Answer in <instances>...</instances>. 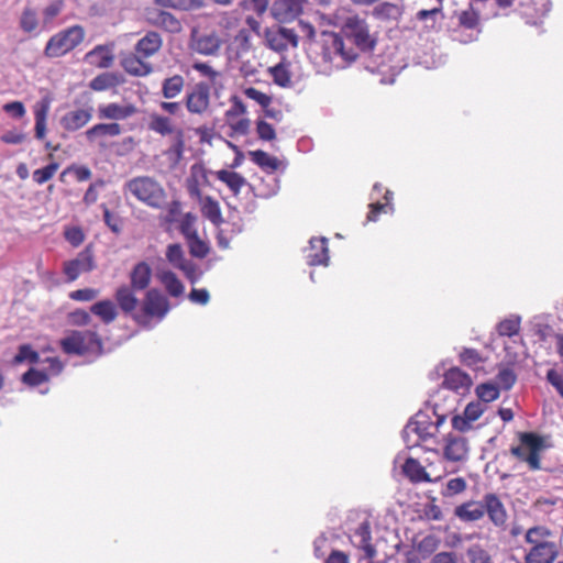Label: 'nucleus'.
<instances>
[{"label": "nucleus", "instance_id": "f257e3e1", "mask_svg": "<svg viewBox=\"0 0 563 563\" xmlns=\"http://www.w3.org/2000/svg\"><path fill=\"white\" fill-rule=\"evenodd\" d=\"M523 563H555L561 545L553 531L545 526H533L525 532Z\"/></svg>", "mask_w": 563, "mask_h": 563}, {"label": "nucleus", "instance_id": "f03ea898", "mask_svg": "<svg viewBox=\"0 0 563 563\" xmlns=\"http://www.w3.org/2000/svg\"><path fill=\"white\" fill-rule=\"evenodd\" d=\"M148 129L161 136H172L169 146L164 151V156L170 163V166H178L184 158L186 148L184 129L177 126L169 117L157 112L151 113Z\"/></svg>", "mask_w": 563, "mask_h": 563}, {"label": "nucleus", "instance_id": "7ed1b4c3", "mask_svg": "<svg viewBox=\"0 0 563 563\" xmlns=\"http://www.w3.org/2000/svg\"><path fill=\"white\" fill-rule=\"evenodd\" d=\"M124 194H130L137 201L153 209H163L167 194L164 187L153 177L137 176L124 184Z\"/></svg>", "mask_w": 563, "mask_h": 563}, {"label": "nucleus", "instance_id": "20e7f679", "mask_svg": "<svg viewBox=\"0 0 563 563\" xmlns=\"http://www.w3.org/2000/svg\"><path fill=\"white\" fill-rule=\"evenodd\" d=\"M342 33L345 38L354 45L353 48L357 53L358 51L368 53L376 47V33L371 31V25L367 20L358 14H352L345 19Z\"/></svg>", "mask_w": 563, "mask_h": 563}, {"label": "nucleus", "instance_id": "39448f33", "mask_svg": "<svg viewBox=\"0 0 563 563\" xmlns=\"http://www.w3.org/2000/svg\"><path fill=\"white\" fill-rule=\"evenodd\" d=\"M518 439L519 444L510 448V454L530 471L541 470V455L547 448L544 438L536 432H519Z\"/></svg>", "mask_w": 563, "mask_h": 563}, {"label": "nucleus", "instance_id": "423d86ee", "mask_svg": "<svg viewBox=\"0 0 563 563\" xmlns=\"http://www.w3.org/2000/svg\"><path fill=\"white\" fill-rule=\"evenodd\" d=\"M324 62L352 63L358 57L353 47H346L341 34L332 31H322L316 40Z\"/></svg>", "mask_w": 563, "mask_h": 563}, {"label": "nucleus", "instance_id": "0eeeda50", "mask_svg": "<svg viewBox=\"0 0 563 563\" xmlns=\"http://www.w3.org/2000/svg\"><path fill=\"white\" fill-rule=\"evenodd\" d=\"M169 310L168 298L158 289L152 288L145 294L141 309L133 314V320L140 325L147 327L152 320L162 321Z\"/></svg>", "mask_w": 563, "mask_h": 563}, {"label": "nucleus", "instance_id": "6e6552de", "mask_svg": "<svg viewBox=\"0 0 563 563\" xmlns=\"http://www.w3.org/2000/svg\"><path fill=\"white\" fill-rule=\"evenodd\" d=\"M85 35V29L81 25L64 29L49 37L44 55L48 58L62 57L80 45Z\"/></svg>", "mask_w": 563, "mask_h": 563}, {"label": "nucleus", "instance_id": "1a4fd4ad", "mask_svg": "<svg viewBox=\"0 0 563 563\" xmlns=\"http://www.w3.org/2000/svg\"><path fill=\"white\" fill-rule=\"evenodd\" d=\"M64 353L69 355H85L102 352V340L96 331H71L59 342Z\"/></svg>", "mask_w": 563, "mask_h": 563}, {"label": "nucleus", "instance_id": "9d476101", "mask_svg": "<svg viewBox=\"0 0 563 563\" xmlns=\"http://www.w3.org/2000/svg\"><path fill=\"white\" fill-rule=\"evenodd\" d=\"M457 21L459 27L453 31L454 40L463 44L477 41L482 32L479 11L470 5L457 14Z\"/></svg>", "mask_w": 563, "mask_h": 563}, {"label": "nucleus", "instance_id": "9b49d317", "mask_svg": "<svg viewBox=\"0 0 563 563\" xmlns=\"http://www.w3.org/2000/svg\"><path fill=\"white\" fill-rule=\"evenodd\" d=\"M223 45V40L216 30L202 32L194 26L189 35V48L199 55L217 56Z\"/></svg>", "mask_w": 563, "mask_h": 563}, {"label": "nucleus", "instance_id": "f8f14e48", "mask_svg": "<svg viewBox=\"0 0 563 563\" xmlns=\"http://www.w3.org/2000/svg\"><path fill=\"white\" fill-rule=\"evenodd\" d=\"M185 107L190 114L203 115L210 110L211 104V87L206 81L195 84L187 90L185 99Z\"/></svg>", "mask_w": 563, "mask_h": 563}, {"label": "nucleus", "instance_id": "ddd939ff", "mask_svg": "<svg viewBox=\"0 0 563 563\" xmlns=\"http://www.w3.org/2000/svg\"><path fill=\"white\" fill-rule=\"evenodd\" d=\"M165 256L167 262L176 269L184 273L185 277L191 283H197L202 272L190 260H187L183 246L179 243L169 244L166 249Z\"/></svg>", "mask_w": 563, "mask_h": 563}, {"label": "nucleus", "instance_id": "4468645a", "mask_svg": "<svg viewBox=\"0 0 563 563\" xmlns=\"http://www.w3.org/2000/svg\"><path fill=\"white\" fill-rule=\"evenodd\" d=\"M144 19L146 23L154 27L162 29L168 33H180L181 22L170 12L163 10L157 5L144 8Z\"/></svg>", "mask_w": 563, "mask_h": 563}, {"label": "nucleus", "instance_id": "2eb2a0df", "mask_svg": "<svg viewBox=\"0 0 563 563\" xmlns=\"http://www.w3.org/2000/svg\"><path fill=\"white\" fill-rule=\"evenodd\" d=\"M266 45L275 52H285L288 47H297L299 37L294 29L280 26L277 30H266Z\"/></svg>", "mask_w": 563, "mask_h": 563}, {"label": "nucleus", "instance_id": "dca6fc26", "mask_svg": "<svg viewBox=\"0 0 563 563\" xmlns=\"http://www.w3.org/2000/svg\"><path fill=\"white\" fill-rule=\"evenodd\" d=\"M137 112L139 109L133 103L108 102L98 106L97 117L101 121L119 122L132 118Z\"/></svg>", "mask_w": 563, "mask_h": 563}, {"label": "nucleus", "instance_id": "f3484780", "mask_svg": "<svg viewBox=\"0 0 563 563\" xmlns=\"http://www.w3.org/2000/svg\"><path fill=\"white\" fill-rule=\"evenodd\" d=\"M95 268L92 252L87 247L70 261H66L63 265V272L67 282L76 280L82 273L91 272Z\"/></svg>", "mask_w": 563, "mask_h": 563}, {"label": "nucleus", "instance_id": "a211bd4d", "mask_svg": "<svg viewBox=\"0 0 563 563\" xmlns=\"http://www.w3.org/2000/svg\"><path fill=\"white\" fill-rule=\"evenodd\" d=\"M307 0H275L271 12L272 16L279 23L295 21L303 12V4Z\"/></svg>", "mask_w": 563, "mask_h": 563}, {"label": "nucleus", "instance_id": "6ab92c4d", "mask_svg": "<svg viewBox=\"0 0 563 563\" xmlns=\"http://www.w3.org/2000/svg\"><path fill=\"white\" fill-rule=\"evenodd\" d=\"M208 169L202 163L190 166L189 176L186 179V189L191 198H200L202 187L209 186Z\"/></svg>", "mask_w": 563, "mask_h": 563}, {"label": "nucleus", "instance_id": "aec40b11", "mask_svg": "<svg viewBox=\"0 0 563 563\" xmlns=\"http://www.w3.org/2000/svg\"><path fill=\"white\" fill-rule=\"evenodd\" d=\"M483 501L485 503V514L488 515L492 523L497 528L505 529L508 515L500 498L496 494L490 493L483 497Z\"/></svg>", "mask_w": 563, "mask_h": 563}, {"label": "nucleus", "instance_id": "412c9836", "mask_svg": "<svg viewBox=\"0 0 563 563\" xmlns=\"http://www.w3.org/2000/svg\"><path fill=\"white\" fill-rule=\"evenodd\" d=\"M443 455L448 461L461 462L468 455V442L466 438L455 434H448L444 439Z\"/></svg>", "mask_w": 563, "mask_h": 563}, {"label": "nucleus", "instance_id": "4be33fe9", "mask_svg": "<svg viewBox=\"0 0 563 563\" xmlns=\"http://www.w3.org/2000/svg\"><path fill=\"white\" fill-rule=\"evenodd\" d=\"M473 382L470 375L459 367L449 368L443 376L442 386L446 389L464 394L467 391Z\"/></svg>", "mask_w": 563, "mask_h": 563}, {"label": "nucleus", "instance_id": "5701e85b", "mask_svg": "<svg viewBox=\"0 0 563 563\" xmlns=\"http://www.w3.org/2000/svg\"><path fill=\"white\" fill-rule=\"evenodd\" d=\"M121 66L125 73L135 77H145L153 71V66L145 57L136 52L129 53L121 59Z\"/></svg>", "mask_w": 563, "mask_h": 563}, {"label": "nucleus", "instance_id": "b1692460", "mask_svg": "<svg viewBox=\"0 0 563 563\" xmlns=\"http://www.w3.org/2000/svg\"><path fill=\"white\" fill-rule=\"evenodd\" d=\"M92 119V107L79 108L65 113L60 119V125L68 132H75L84 128Z\"/></svg>", "mask_w": 563, "mask_h": 563}, {"label": "nucleus", "instance_id": "393cba45", "mask_svg": "<svg viewBox=\"0 0 563 563\" xmlns=\"http://www.w3.org/2000/svg\"><path fill=\"white\" fill-rule=\"evenodd\" d=\"M163 47V37L156 31H147L134 46V52L146 59L156 55Z\"/></svg>", "mask_w": 563, "mask_h": 563}, {"label": "nucleus", "instance_id": "a878e982", "mask_svg": "<svg viewBox=\"0 0 563 563\" xmlns=\"http://www.w3.org/2000/svg\"><path fill=\"white\" fill-rule=\"evenodd\" d=\"M306 257L310 266L327 265L329 262L328 240L325 238H312L309 241Z\"/></svg>", "mask_w": 563, "mask_h": 563}, {"label": "nucleus", "instance_id": "bb28decb", "mask_svg": "<svg viewBox=\"0 0 563 563\" xmlns=\"http://www.w3.org/2000/svg\"><path fill=\"white\" fill-rule=\"evenodd\" d=\"M404 475L413 484L418 483H433L440 479H432L429 473L426 471L424 466L413 457H408L401 466Z\"/></svg>", "mask_w": 563, "mask_h": 563}, {"label": "nucleus", "instance_id": "cd10ccee", "mask_svg": "<svg viewBox=\"0 0 563 563\" xmlns=\"http://www.w3.org/2000/svg\"><path fill=\"white\" fill-rule=\"evenodd\" d=\"M123 132L119 122H100L86 131V137L89 142H97L106 137H117Z\"/></svg>", "mask_w": 563, "mask_h": 563}, {"label": "nucleus", "instance_id": "c85d7f7f", "mask_svg": "<svg viewBox=\"0 0 563 563\" xmlns=\"http://www.w3.org/2000/svg\"><path fill=\"white\" fill-rule=\"evenodd\" d=\"M454 515L464 522L481 520L485 515V503L470 500L455 507Z\"/></svg>", "mask_w": 563, "mask_h": 563}, {"label": "nucleus", "instance_id": "c756f323", "mask_svg": "<svg viewBox=\"0 0 563 563\" xmlns=\"http://www.w3.org/2000/svg\"><path fill=\"white\" fill-rule=\"evenodd\" d=\"M151 279V266L144 261L139 262L130 273V287L137 291L144 290L150 286Z\"/></svg>", "mask_w": 563, "mask_h": 563}, {"label": "nucleus", "instance_id": "7c9ffc66", "mask_svg": "<svg viewBox=\"0 0 563 563\" xmlns=\"http://www.w3.org/2000/svg\"><path fill=\"white\" fill-rule=\"evenodd\" d=\"M135 289L128 285H122L117 288L114 298L119 308L126 314H134L139 305V299L135 296Z\"/></svg>", "mask_w": 563, "mask_h": 563}, {"label": "nucleus", "instance_id": "2f4dec72", "mask_svg": "<svg viewBox=\"0 0 563 563\" xmlns=\"http://www.w3.org/2000/svg\"><path fill=\"white\" fill-rule=\"evenodd\" d=\"M49 106L51 101L48 99H42L34 106V136L38 141H44L46 137V121L49 112Z\"/></svg>", "mask_w": 563, "mask_h": 563}, {"label": "nucleus", "instance_id": "473e14b6", "mask_svg": "<svg viewBox=\"0 0 563 563\" xmlns=\"http://www.w3.org/2000/svg\"><path fill=\"white\" fill-rule=\"evenodd\" d=\"M253 48L251 30L240 29L232 38L231 44L228 47L229 54L235 58H241L246 55Z\"/></svg>", "mask_w": 563, "mask_h": 563}, {"label": "nucleus", "instance_id": "72a5a7b5", "mask_svg": "<svg viewBox=\"0 0 563 563\" xmlns=\"http://www.w3.org/2000/svg\"><path fill=\"white\" fill-rule=\"evenodd\" d=\"M213 175L219 181L224 184L234 196H238L247 184L244 176L232 169H219L214 172Z\"/></svg>", "mask_w": 563, "mask_h": 563}, {"label": "nucleus", "instance_id": "f704fd0d", "mask_svg": "<svg viewBox=\"0 0 563 563\" xmlns=\"http://www.w3.org/2000/svg\"><path fill=\"white\" fill-rule=\"evenodd\" d=\"M196 199L198 200L200 211L206 219L214 225H219L223 222L220 205L213 197L201 195L200 198Z\"/></svg>", "mask_w": 563, "mask_h": 563}, {"label": "nucleus", "instance_id": "c9c22d12", "mask_svg": "<svg viewBox=\"0 0 563 563\" xmlns=\"http://www.w3.org/2000/svg\"><path fill=\"white\" fill-rule=\"evenodd\" d=\"M85 59L97 68H109L113 64L114 56L107 46L98 45L86 54Z\"/></svg>", "mask_w": 563, "mask_h": 563}, {"label": "nucleus", "instance_id": "e433bc0d", "mask_svg": "<svg viewBox=\"0 0 563 563\" xmlns=\"http://www.w3.org/2000/svg\"><path fill=\"white\" fill-rule=\"evenodd\" d=\"M92 314L98 317L104 324L112 323L119 316L118 308L110 299H104L95 302L90 307Z\"/></svg>", "mask_w": 563, "mask_h": 563}, {"label": "nucleus", "instance_id": "4c0bfd02", "mask_svg": "<svg viewBox=\"0 0 563 563\" xmlns=\"http://www.w3.org/2000/svg\"><path fill=\"white\" fill-rule=\"evenodd\" d=\"M185 88V78L179 75H173L162 81L161 95L166 100L179 97Z\"/></svg>", "mask_w": 563, "mask_h": 563}, {"label": "nucleus", "instance_id": "58836bf2", "mask_svg": "<svg viewBox=\"0 0 563 563\" xmlns=\"http://www.w3.org/2000/svg\"><path fill=\"white\" fill-rule=\"evenodd\" d=\"M249 155L253 163H255L262 170L266 173H275L279 169L282 162L265 151L256 150L249 152Z\"/></svg>", "mask_w": 563, "mask_h": 563}, {"label": "nucleus", "instance_id": "ea45409f", "mask_svg": "<svg viewBox=\"0 0 563 563\" xmlns=\"http://www.w3.org/2000/svg\"><path fill=\"white\" fill-rule=\"evenodd\" d=\"M124 82V78L117 73H102L96 76L90 82L89 87L93 91H104L115 88Z\"/></svg>", "mask_w": 563, "mask_h": 563}, {"label": "nucleus", "instance_id": "a19ab883", "mask_svg": "<svg viewBox=\"0 0 563 563\" xmlns=\"http://www.w3.org/2000/svg\"><path fill=\"white\" fill-rule=\"evenodd\" d=\"M157 277L169 296L177 298L184 294L185 286L173 271H162Z\"/></svg>", "mask_w": 563, "mask_h": 563}, {"label": "nucleus", "instance_id": "79ce46f5", "mask_svg": "<svg viewBox=\"0 0 563 563\" xmlns=\"http://www.w3.org/2000/svg\"><path fill=\"white\" fill-rule=\"evenodd\" d=\"M404 9L393 2H380L373 10V15L382 21H397L401 18Z\"/></svg>", "mask_w": 563, "mask_h": 563}, {"label": "nucleus", "instance_id": "37998d69", "mask_svg": "<svg viewBox=\"0 0 563 563\" xmlns=\"http://www.w3.org/2000/svg\"><path fill=\"white\" fill-rule=\"evenodd\" d=\"M393 192L389 189H385L384 202L376 201L369 205V211L367 213V221H377L382 213H387L393 210L391 205Z\"/></svg>", "mask_w": 563, "mask_h": 563}, {"label": "nucleus", "instance_id": "c03bdc74", "mask_svg": "<svg viewBox=\"0 0 563 563\" xmlns=\"http://www.w3.org/2000/svg\"><path fill=\"white\" fill-rule=\"evenodd\" d=\"M521 320L519 317H510L501 320L497 327L496 331L500 336H514L517 335L520 331Z\"/></svg>", "mask_w": 563, "mask_h": 563}, {"label": "nucleus", "instance_id": "a18cd8bd", "mask_svg": "<svg viewBox=\"0 0 563 563\" xmlns=\"http://www.w3.org/2000/svg\"><path fill=\"white\" fill-rule=\"evenodd\" d=\"M40 361V354L33 350L31 344H22L18 349V353L12 360L14 365L22 364L24 362H29L31 364H36Z\"/></svg>", "mask_w": 563, "mask_h": 563}, {"label": "nucleus", "instance_id": "49530a36", "mask_svg": "<svg viewBox=\"0 0 563 563\" xmlns=\"http://www.w3.org/2000/svg\"><path fill=\"white\" fill-rule=\"evenodd\" d=\"M21 380L27 386L36 387L47 383L49 380V374L46 371H40L31 367L22 375Z\"/></svg>", "mask_w": 563, "mask_h": 563}, {"label": "nucleus", "instance_id": "de8ad7c7", "mask_svg": "<svg viewBox=\"0 0 563 563\" xmlns=\"http://www.w3.org/2000/svg\"><path fill=\"white\" fill-rule=\"evenodd\" d=\"M196 222L197 216L191 212L184 214L178 221V230L183 234L185 240L198 234L197 229L195 227Z\"/></svg>", "mask_w": 563, "mask_h": 563}, {"label": "nucleus", "instance_id": "09e8293b", "mask_svg": "<svg viewBox=\"0 0 563 563\" xmlns=\"http://www.w3.org/2000/svg\"><path fill=\"white\" fill-rule=\"evenodd\" d=\"M186 242L191 256L197 258H205L209 254L210 250L208 244L202 241L198 234L186 239Z\"/></svg>", "mask_w": 563, "mask_h": 563}, {"label": "nucleus", "instance_id": "8fccbe9b", "mask_svg": "<svg viewBox=\"0 0 563 563\" xmlns=\"http://www.w3.org/2000/svg\"><path fill=\"white\" fill-rule=\"evenodd\" d=\"M192 69L196 70L201 77L206 78L210 87L216 84L220 73L216 70L209 63L207 62H196L192 64Z\"/></svg>", "mask_w": 563, "mask_h": 563}, {"label": "nucleus", "instance_id": "3c124183", "mask_svg": "<svg viewBox=\"0 0 563 563\" xmlns=\"http://www.w3.org/2000/svg\"><path fill=\"white\" fill-rule=\"evenodd\" d=\"M268 71L276 85L280 87L289 86L290 73L285 64L279 63L273 67H269Z\"/></svg>", "mask_w": 563, "mask_h": 563}, {"label": "nucleus", "instance_id": "603ef678", "mask_svg": "<svg viewBox=\"0 0 563 563\" xmlns=\"http://www.w3.org/2000/svg\"><path fill=\"white\" fill-rule=\"evenodd\" d=\"M58 167H59L58 163L53 162L43 168L35 169L33 172V180L37 185H43V184L47 183L48 180H51L54 177V175L58 170Z\"/></svg>", "mask_w": 563, "mask_h": 563}, {"label": "nucleus", "instance_id": "864d4df0", "mask_svg": "<svg viewBox=\"0 0 563 563\" xmlns=\"http://www.w3.org/2000/svg\"><path fill=\"white\" fill-rule=\"evenodd\" d=\"M467 487V483L463 477H454L451 478L445 488L442 490L443 497H453L455 495L462 494Z\"/></svg>", "mask_w": 563, "mask_h": 563}, {"label": "nucleus", "instance_id": "5fc2aeb1", "mask_svg": "<svg viewBox=\"0 0 563 563\" xmlns=\"http://www.w3.org/2000/svg\"><path fill=\"white\" fill-rule=\"evenodd\" d=\"M459 358L462 364L474 367L478 364L483 363L484 358L482 357L481 353L476 349L471 347H464L460 354Z\"/></svg>", "mask_w": 563, "mask_h": 563}, {"label": "nucleus", "instance_id": "6e6d98bb", "mask_svg": "<svg viewBox=\"0 0 563 563\" xmlns=\"http://www.w3.org/2000/svg\"><path fill=\"white\" fill-rule=\"evenodd\" d=\"M499 394V388L494 384H481L476 387V395L484 402L494 401Z\"/></svg>", "mask_w": 563, "mask_h": 563}, {"label": "nucleus", "instance_id": "4d7b16f0", "mask_svg": "<svg viewBox=\"0 0 563 563\" xmlns=\"http://www.w3.org/2000/svg\"><path fill=\"white\" fill-rule=\"evenodd\" d=\"M20 26L26 33H31L37 29L38 21L34 10L30 8H25L23 10L20 19Z\"/></svg>", "mask_w": 563, "mask_h": 563}, {"label": "nucleus", "instance_id": "13d9d810", "mask_svg": "<svg viewBox=\"0 0 563 563\" xmlns=\"http://www.w3.org/2000/svg\"><path fill=\"white\" fill-rule=\"evenodd\" d=\"M467 556L471 563H494L492 555L479 545H473L467 550Z\"/></svg>", "mask_w": 563, "mask_h": 563}, {"label": "nucleus", "instance_id": "bf43d9fd", "mask_svg": "<svg viewBox=\"0 0 563 563\" xmlns=\"http://www.w3.org/2000/svg\"><path fill=\"white\" fill-rule=\"evenodd\" d=\"M232 133L230 136L234 135H245L250 130V120L246 118H234L231 120H227Z\"/></svg>", "mask_w": 563, "mask_h": 563}, {"label": "nucleus", "instance_id": "052dcab7", "mask_svg": "<svg viewBox=\"0 0 563 563\" xmlns=\"http://www.w3.org/2000/svg\"><path fill=\"white\" fill-rule=\"evenodd\" d=\"M244 95L249 98L257 102L261 107L267 108L271 102L272 98L271 96L266 95L265 92H262L261 90L250 87L244 90Z\"/></svg>", "mask_w": 563, "mask_h": 563}, {"label": "nucleus", "instance_id": "680f3d73", "mask_svg": "<svg viewBox=\"0 0 563 563\" xmlns=\"http://www.w3.org/2000/svg\"><path fill=\"white\" fill-rule=\"evenodd\" d=\"M181 214V203L178 200H173L166 205V213L164 216V221L166 223H175L180 220Z\"/></svg>", "mask_w": 563, "mask_h": 563}, {"label": "nucleus", "instance_id": "e2e57ef3", "mask_svg": "<svg viewBox=\"0 0 563 563\" xmlns=\"http://www.w3.org/2000/svg\"><path fill=\"white\" fill-rule=\"evenodd\" d=\"M99 296V290L95 288L77 289L69 292V298L75 301H91Z\"/></svg>", "mask_w": 563, "mask_h": 563}, {"label": "nucleus", "instance_id": "0e129e2a", "mask_svg": "<svg viewBox=\"0 0 563 563\" xmlns=\"http://www.w3.org/2000/svg\"><path fill=\"white\" fill-rule=\"evenodd\" d=\"M496 378L497 383L506 390L510 389L517 380L515 372L509 367L500 369Z\"/></svg>", "mask_w": 563, "mask_h": 563}, {"label": "nucleus", "instance_id": "69168bd1", "mask_svg": "<svg viewBox=\"0 0 563 563\" xmlns=\"http://www.w3.org/2000/svg\"><path fill=\"white\" fill-rule=\"evenodd\" d=\"M73 173L77 181H86L91 178V170L86 166H70L67 167L60 175V180L64 181V176Z\"/></svg>", "mask_w": 563, "mask_h": 563}, {"label": "nucleus", "instance_id": "338daca9", "mask_svg": "<svg viewBox=\"0 0 563 563\" xmlns=\"http://www.w3.org/2000/svg\"><path fill=\"white\" fill-rule=\"evenodd\" d=\"M256 132L261 140L273 141L276 139V132L273 125L264 120H260L256 123Z\"/></svg>", "mask_w": 563, "mask_h": 563}, {"label": "nucleus", "instance_id": "774afa93", "mask_svg": "<svg viewBox=\"0 0 563 563\" xmlns=\"http://www.w3.org/2000/svg\"><path fill=\"white\" fill-rule=\"evenodd\" d=\"M484 410L485 407L481 401L470 402L465 407L463 415L466 417V419L474 422L483 415Z\"/></svg>", "mask_w": 563, "mask_h": 563}]
</instances>
